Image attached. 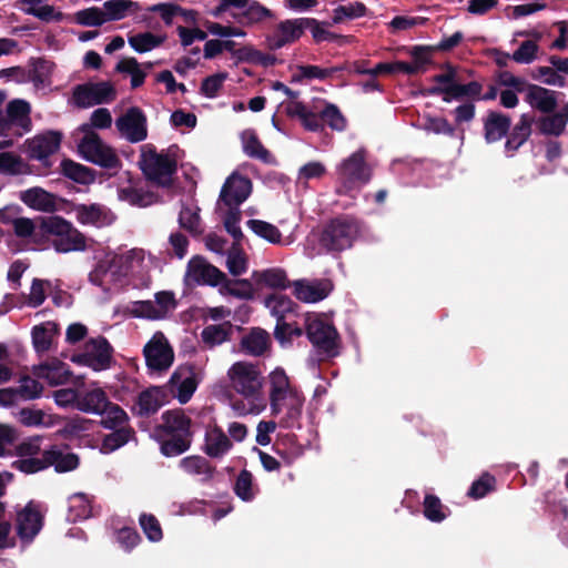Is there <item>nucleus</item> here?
<instances>
[{
	"instance_id": "1",
	"label": "nucleus",
	"mask_w": 568,
	"mask_h": 568,
	"mask_svg": "<svg viewBox=\"0 0 568 568\" xmlns=\"http://www.w3.org/2000/svg\"><path fill=\"white\" fill-rule=\"evenodd\" d=\"M154 258L142 248H132L122 253L108 252L99 260L90 273V282L109 290L111 286L132 285L148 287Z\"/></svg>"
},
{
	"instance_id": "2",
	"label": "nucleus",
	"mask_w": 568,
	"mask_h": 568,
	"mask_svg": "<svg viewBox=\"0 0 568 568\" xmlns=\"http://www.w3.org/2000/svg\"><path fill=\"white\" fill-rule=\"evenodd\" d=\"M268 384L271 414L278 418L281 427H300L305 403L303 393L291 384L288 376L281 367H276L268 374Z\"/></svg>"
},
{
	"instance_id": "3",
	"label": "nucleus",
	"mask_w": 568,
	"mask_h": 568,
	"mask_svg": "<svg viewBox=\"0 0 568 568\" xmlns=\"http://www.w3.org/2000/svg\"><path fill=\"white\" fill-rule=\"evenodd\" d=\"M357 235V225L346 219H336L325 229L321 239L316 235L307 237L304 253L308 257L321 254L323 250L338 252L351 247Z\"/></svg>"
},
{
	"instance_id": "4",
	"label": "nucleus",
	"mask_w": 568,
	"mask_h": 568,
	"mask_svg": "<svg viewBox=\"0 0 568 568\" xmlns=\"http://www.w3.org/2000/svg\"><path fill=\"white\" fill-rule=\"evenodd\" d=\"M226 378L230 388L243 399L265 398L264 376L256 364L235 362L229 367Z\"/></svg>"
},
{
	"instance_id": "5",
	"label": "nucleus",
	"mask_w": 568,
	"mask_h": 568,
	"mask_svg": "<svg viewBox=\"0 0 568 568\" xmlns=\"http://www.w3.org/2000/svg\"><path fill=\"white\" fill-rule=\"evenodd\" d=\"M265 307L276 318L275 338L281 345H286L295 337L302 336V328L293 321L296 316V305L287 296L272 294L264 300Z\"/></svg>"
},
{
	"instance_id": "6",
	"label": "nucleus",
	"mask_w": 568,
	"mask_h": 568,
	"mask_svg": "<svg viewBox=\"0 0 568 568\" xmlns=\"http://www.w3.org/2000/svg\"><path fill=\"white\" fill-rule=\"evenodd\" d=\"M305 329L308 339L325 357H335L339 353L338 334L327 316L317 313H307L304 316Z\"/></svg>"
},
{
	"instance_id": "7",
	"label": "nucleus",
	"mask_w": 568,
	"mask_h": 568,
	"mask_svg": "<svg viewBox=\"0 0 568 568\" xmlns=\"http://www.w3.org/2000/svg\"><path fill=\"white\" fill-rule=\"evenodd\" d=\"M337 181L339 183V193H351L359 190L368 183L372 176L371 168L366 163L365 150L359 149L343 159L335 169Z\"/></svg>"
},
{
	"instance_id": "8",
	"label": "nucleus",
	"mask_w": 568,
	"mask_h": 568,
	"mask_svg": "<svg viewBox=\"0 0 568 568\" xmlns=\"http://www.w3.org/2000/svg\"><path fill=\"white\" fill-rule=\"evenodd\" d=\"M83 136L78 141V152L82 159L105 169H115L120 159L115 151L108 145L89 125L80 128Z\"/></svg>"
},
{
	"instance_id": "9",
	"label": "nucleus",
	"mask_w": 568,
	"mask_h": 568,
	"mask_svg": "<svg viewBox=\"0 0 568 568\" xmlns=\"http://www.w3.org/2000/svg\"><path fill=\"white\" fill-rule=\"evenodd\" d=\"M42 231L53 236L52 244L57 252L69 253L83 251L85 237L67 220L53 215L42 220Z\"/></svg>"
},
{
	"instance_id": "10",
	"label": "nucleus",
	"mask_w": 568,
	"mask_h": 568,
	"mask_svg": "<svg viewBox=\"0 0 568 568\" xmlns=\"http://www.w3.org/2000/svg\"><path fill=\"white\" fill-rule=\"evenodd\" d=\"M139 163L146 179L160 186H168L171 183L176 168L170 155L156 152L150 144L142 146Z\"/></svg>"
},
{
	"instance_id": "11",
	"label": "nucleus",
	"mask_w": 568,
	"mask_h": 568,
	"mask_svg": "<svg viewBox=\"0 0 568 568\" xmlns=\"http://www.w3.org/2000/svg\"><path fill=\"white\" fill-rule=\"evenodd\" d=\"M113 361V348L102 336L88 339L82 349L71 356V362L87 366L94 372L106 371Z\"/></svg>"
},
{
	"instance_id": "12",
	"label": "nucleus",
	"mask_w": 568,
	"mask_h": 568,
	"mask_svg": "<svg viewBox=\"0 0 568 568\" xmlns=\"http://www.w3.org/2000/svg\"><path fill=\"white\" fill-rule=\"evenodd\" d=\"M31 106L29 102L22 99H16L8 103L4 114L6 121L9 122L8 133L0 136V149L9 148L13 144L14 138L21 136L30 131Z\"/></svg>"
},
{
	"instance_id": "13",
	"label": "nucleus",
	"mask_w": 568,
	"mask_h": 568,
	"mask_svg": "<svg viewBox=\"0 0 568 568\" xmlns=\"http://www.w3.org/2000/svg\"><path fill=\"white\" fill-rule=\"evenodd\" d=\"M231 8L241 10L234 18L244 27H252L272 18L271 10L255 0H220L212 14L217 18Z\"/></svg>"
},
{
	"instance_id": "14",
	"label": "nucleus",
	"mask_w": 568,
	"mask_h": 568,
	"mask_svg": "<svg viewBox=\"0 0 568 568\" xmlns=\"http://www.w3.org/2000/svg\"><path fill=\"white\" fill-rule=\"evenodd\" d=\"M148 369L152 374L166 372L174 362V351L162 332H155L143 347Z\"/></svg>"
},
{
	"instance_id": "15",
	"label": "nucleus",
	"mask_w": 568,
	"mask_h": 568,
	"mask_svg": "<svg viewBox=\"0 0 568 568\" xmlns=\"http://www.w3.org/2000/svg\"><path fill=\"white\" fill-rule=\"evenodd\" d=\"M203 377L204 371L202 366L180 365L170 377L171 392L181 404H186L192 398Z\"/></svg>"
},
{
	"instance_id": "16",
	"label": "nucleus",
	"mask_w": 568,
	"mask_h": 568,
	"mask_svg": "<svg viewBox=\"0 0 568 568\" xmlns=\"http://www.w3.org/2000/svg\"><path fill=\"white\" fill-rule=\"evenodd\" d=\"M79 464L78 456L62 450L53 446L44 450V459L36 462H20V467L26 470V474H33L40 471L49 466H54L59 473L70 471L77 468Z\"/></svg>"
},
{
	"instance_id": "17",
	"label": "nucleus",
	"mask_w": 568,
	"mask_h": 568,
	"mask_svg": "<svg viewBox=\"0 0 568 568\" xmlns=\"http://www.w3.org/2000/svg\"><path fill=\"white\" fill-rule=\"evenodd\" d=\"M115 98V89L108 81L88 82L77 85L73 90V101L80 108L109 103Z\"/></svg>"
},
{
	"instance_id": "18",
	"label": "nucleus",
	"mask_w": 568,
	"mask_h": 568,
	"mask_svg": "<svg viewBox=\"0 0 568 568\" xmlns=\"http://www.w3.org/2000/svg\"><path fill=\"white\" fill-rule=\"evenodd\" d=\"M225 280V274L209 264L201 256H193L186 267L184 281L187 285L217 286Z\"/></svg>"
},
{
	"instance_id": "19",
	"label": "nucleus",
	"mask_w": 568,
	"mask_h": 568,
	"mask_svg": "<svg viewBox=\"0 0 568 568\" xmlns=\"http://www.w3.org/2000/svg\"><path fill=\"white\" fill-rule=\"evenodd\" d=\"M115 125L121 136L132 143L141 142L148 135L146 118L139 108H130L116 119Z\"/></svg>"
},
{
	"instance_id": "20",
	"label": "nucleus",
	"mask_w": 568,
	"mask_h": 568,
	"mask_svg": "<svg viewBox=\"0 0 568 568\" xmlns=\"http://www.w3.org/2000/svg\"><path fill=\"white\" fill-rule=\"evenodd\" d=\"M251 192V181L245 176L233 173L226 179L217 202L225 203L226 205L241 206V204L250 196Z\"/></svg>"
},
{
	"instance_id": "21",
	"label": "nucleus",
	"mask_w": 568,
	"mask_h": 568,
	"mask_svg": "<svg viewBox=\"0 0 568 568\" xmlns=\"http://www.w3.org/2000/svg\"><path fill=\"white\" fill-rule=\"evenodd\" d=\"M42 528L39 506L30 501L17 514V531L22 541H31Z\"/></svg>"
},
{
	"instance_id": "22",
	"label": "nucleus",
	"mask_w": 568,
	"mask_h": 568,
	"mask_svg": "<svg viewBox=\"0 0 568 568\" xmlns=\"http://www.w3.org/2000/svg\"><path fill=\"white\" fill-rule=\"evenodd\" d=\"M305 22L304 18L281 22L275 31L266 38L268 48L277 50L300 39L305 29Z\"/></svg>"
},
{
	"instance_id": "23",
	"label": "nucleus",
	"mask_w": 568,
	"mask_h": 568,
	"mask_svg": "<svg viewBox=\"0 0 568 568\" xmlns=\"http://www.w3.org/2000/svg\"><path fill=\"white\" fill-rule=\"evenodd\" d=\"M72 213L82 225L103 227L114 221L110 210L100 204H77L72 207Z\"/></svg>"
},
{
	"instance_id": "24",
	"label": "nucleus",
	"mask_w": 568,
	"mask_h": 568,
	"mask_svg": "<svg viewBox=\"0 0 568 568\" xmlns=\"http://www.w3.org/2000/svg\"><path fill=\"white\" fill-rule=\"evenodd\" d=\"M61 133L58 131H47L28 140V153L31 159L45 161L55 153L61 143Z\"/></svg>"
},
{
	"instance_id": "25",
	"label": "nucleus",
	"mask_w": 568,
	"mask_h": 568,
	"mask_svg": "<svg viewBox=\"0 0 568 568\" xmlns=\"http://www.w3.org/2000/svg\"><path fill=\"white\" fill-rule=\"evenodd\" d=\"M294 295L304 303H317L332 291L328 280H298L293 283Z\"/></svg>"
},
{
	"instance_id": "26",
	"label": "nucleus",
	"mask_w": 568,
	"mask_h": 568,
	"mask_svg": "<svg viewBox=\"0 0 568 568\" xmlns=\"http://www.w3.org/2000/svg\"><path fill=\"white\" fill-rule=\"evenodd\" d=\"M32 373L37 378L47 381L50 386L64 385L72 375L69 366L57 358L33 366Z\"/></svg>"
},
{
	"instance_id": "27",
	"label": "nucleus",
	"mask_w": 568,
	"mask_h": 568,
	"mask_svg": "<svg viewBox=\"0 0 568 568\" xmlns=\"http://www.w3.org/2000/svg\"><path fill=\"white\" fill-rule=\"evenodd\" d=\"M233 444L223 429L216 425L205 430L202 450L211 458L221 459L232 449Z\"/></svg>"
},
{
	"instance_id": "28",
	"label": "nucleus",
	"mask_w": 568,
	"mask_h": 568,
	"mask_svg": "<svg viewBox=\"0 0 568 568\" xmlns=\"http://www.w3.org/2000/svg\"><path fill=\"white\" fill-rule=\"evenodd\" d=\"M517 37H529L528 40L523 41L518 48L510 55L511 60L519 64H530L537 60L541 40V33L538 31H518L514 34L513 42H516Z\"/></svg>"
},
{
	"instance_id": "29",
	"label": "nucleus",
	"mask_w": 568,
	"mask_h": 568,
	"mask_svg": "<svg viewBox=\"0 0 568 568\" xmlns=\"http://www.w3.org/2000/svg\"><path fill=\"white\" fill-rule=\"evenodd\" d=\"M109 398L106 393L95 384L79 392L78 410L99 415L103 407L108 405Z\"/></svg>"
},
{
	"instance_id": "30",
	"label": "nucleus",
	"mask_w": 568,
	"mask_h": 568,
	"mask_svg": "<svg viewBox=\"0 0 568 568\" xmlns=\"http://www.w3.org/2000/svg\"><path fill=\"white\" fill-rule=\"evenodd\" d=\"M19 199L27 206L41 212H52L57 206V197L42 187H31L22 191Z\"/></svg>"
},
{
	"instance_id": "31",
	"label": "nucleus",
	"mask_w": 568,
	"mask_h": 568,
	"mask_svg": "<svg viewBox=\"0 0 568 568\" xmlns=\"http://www.w3.org/2000/svg\"><path fill=\"white\" fill-rule=\"evenodd\" d=\"M525 100L532 109L549 113L557 105V93L539 85H530L527 89Z\"/></svg>"
},
{
	"instance_id": "32",
	"label": "nucleus",
	"mask_w": 568,
	"mask_h": 568,
	"mask_svg": "<svg viewBox=\"0 0 568 568\" xmlns=\"http://www.w3.org/2000/svg\"><path fill=\"white\" fill-rule=\"evenodd\" d=\"M42 220L43 219L32 220L21 216L12 226L13 232L28 244L41 245L43 236L47 235L45 232L42 231Z\"/></svg>"
},
{
	"instance_id": "33",
	"label": "nucleus",
	"mask_w": 568,
	"mask_h": 568,
	"mask_svg": "<svg viewBox=\"0 0 568 568\" xmlns=\"http://www.w3.org/2000/svg\"><path fill=\"white\" fill-rule=\"evenodd\" d=\"M413 55L415 58V61L413 63H406V62H392V63H378L375 65V71H377L378 74L383 73H406V74H415L423 70L425 63L427 62V58L425 57L424 52L419 48H415L413 50Z\"/></svg>"
},
{
	"instance_id": "34",
	"label": "nucleus",
	"mask_w": 568,
	"mask_h": 568,
	"mask_svg": "<svg viewBox=\"0 0 568 568\" xmlns=\"http://www.w3.org/2000/svg\"><path fill=\"white\" fill-rule=\"evenodd\" d=\"M510 119L499 112H489L484 119V135L487 143L501 140L510 128Z\"/></svg>"
},
{
	"instance_id": "35",
	"label": "nucleus",
	"mask_w": 568,
	"mask_h": 568,
	"mask_svg": "<svg viewBox=\"0 0 568 568\" xmlns=\"http://www.w3.org/2000/svg\"><path fill=\"white\" fill-rule=\"evenodd\" d=\"M162 428L168 435L192 437L191 419L183 410H168L162 415Z\"/></svg>"
},
{
	"instance_id": "36",
	"label": "nucleus",
	"mask_w": 568,
	"mask_h": 568,
	"mask_svg": "<svg viewBox=\"0 0 568 568\" xmlns=\"http://www.w3.org/2000/svg\"><path fill=\"white\" fill-rule=\"evenodd\" d=\"M216 212L220 220L223 222L226 232L234 239V241L239 242L243 236L240 226L242 219L240 205H226L225 203L217 202Z\"/></svg>"
},
{
	"instance_id": "37",
	"label": "nucleus",
	"mask_w": 568,
	"mask_h": 568,
	"mask_svg": "<svg viewBox=\"0 0 568 568\" xmlns=\"http://www.w3.org/2000/svg\"><path fill=\"white\" fill-rule=\"evenodd\" d=\"M252 281L261 287L274 290H285L288 286L286 272L280 267L254 271Z\"/></svg>"
},
{
	"instance_id": "38",
	"label": "nucleus",
	"mask_w": 568,
	"mask_h": 568,
	"mask_svg": "<svg viewBox=\"0 0 568 568\" xmlns=\"http://www.w3.org/2000/svg\"><path fill=\"white\" fill-rule=\"evenodd\" d=\"M179 468L190 476L200 477L201 480H207L213 476L214 468L209 460L199 455H191L179 462Z\"/></svg>"
},
{
	"instance_id": "39",
	"label": "nucleus",
	"mask_w": 568,
	"mask_h": 568,
	"mask_svg": "<svg viewBox=\"0 0 568 568\" xmlns=\"http://www.w3.org/2000/svg\"><path fill=\"white\" fill-rule=\"evenodd\" d=\"M27 6L24 11L44 22L62 21L63 13L48 3V0H18Z\"/></svg>"
},
{
	"instance_id": "40",
	"label": "nucleus",
	"mask_w": 568,
	"mask_h": 568,
	"mask_svg": "<svg viewBox=\"0 0 568 568\" xmlns=\"http://www.w3.org/2000/svg\"><path fill=\"white\" fill-rule=\"evenodd\" d=\"M531 118L523 114L519 122L515 125L513 132L505 143V152L507 156L514 153L527 141L531 133Z\"/></svg>"
},
{
	"instance_id": "41",
	"label": "nucleus",
	"mask_w": 568,
	"mask_h": 568,
	"mask_svg": "<svg viewBox=\"0 0 568 568\" xmlns=\"http://www.w3.org/2000/svg\"><path fill=\"white\" fill-rule=\"evenodd\" d=\"M58 325L54 322H44L32 328V344L37 353H45L50 349L55 335Z\"/></svg>"
},
{
	"instance_id": "42",
	"label": "nucleus",
	"mask_w": 568,
	"mask_h": 568,
	"mask_svg": "<svg viewBox=\"0 0 568 568\" xmlns=\"http://www.w3.org/2000/svg\"><path fill=\"white\" fill-rule=\"evenodd\" d=\"M41 437L34 436L26 439L17 447L18 459L13 462V467L26 474L20 467V462H36L44 459V450L41 452Z\"/></svg>"
},
{
	"instance_id": "43",
	"label": "nucleus",
	"mask_w": 568,
	"mask_h": 568,
	"mask_svg": "<svg viewBox=\"0 0 568 568\" xmlns=\"http://www.w3.org/2000/svg\"><path fill=\"white\" fill-rule=\"evenodd\" d=\"M91 499L83 493H77L68 499V520L81 521L91 516Z\"/></svg>"
},
{
	"instance_id": "44",
	"label": "nucleus",
	"mask_w": 568,
	"mask_h": 568,
	"mask_svg": "<svg viewBox=\"0 0 568 568\" xmlns=\"http://www.w3.org/2000/svg\"><path fill=\"white\" fill-rule=\"evenodd\" d=\"M106 22L118 21L129 13L140 10V4L132 0H108L102 6Z\"/></svg>"
},
{
	"instance_id": "45",
	"label": "nucleus",
	"mask_w": 568,
	"mask_h": 568,
	"mask_svg": "<svg viewBox=\"0 0 568 568\" xmlns=\"http://www.w3.org/2000/svg\"><path fill=\"white\" fill-rule=\"evenodd\" d=\"M165 402L164 390L160 387H150L138 397L139 413L149 415L155 413Z\"/></svg>"
},
{
	"instance_id": "46",
	"label": "nucleus",
	"mask_w": 568,
	"mask_h": 568,
	"mask_svg": "<svg viewBox=\"0 0 568 568\" xmlns=\"http://www.w3.org/2000/svg\"><path fill=\"white\" fill-rule=\"evenodd\" d=\"M118 196L121 201L138 206H149L156 201V197L152 192L146 191L139 185H129L119 189Z\"/></svg>"
},
{
	"instance_id": "47",
	"label": "nucleus",
	"mask_w": 568,
	"mask_h": 568,
	"mask_svg": "<svg viewBox=\"0 0 568 568\" xmlns=\"http://www.w3.org/2000/svg\"><path fill=\"white\" fill-rule=\"evenodd\" d=\"M60 169H61V173L65 178L72 180L79 184L88 185V184L92 183L95 179L94 173L92 172L91 169H89L78 162H74L72 160H69V159H64L61 162Z\"/></svg>"
},
{
	"instance_id": "48",
	"label": "nucleus",
	"mask_w": 568,
	"mask_h": 568,
	"mask_svg": "<svg viewBox=\"0 0 568 568\" xmlns=\"http://www.w3.org/2000/svg\"><path fill=\"white\" fill-rule=\"evenodd\" d=\"M268 343V334L263 329L256 328L242 338L241 345L246 354L260 356L267 349Z\"/></svg>"
},
{
	"instance_id": "49",
	"label": "nucleus",
	"mask_w": 568,
	"mask_h": 568,
	"mask_svg": "<svg viewBox=\"0 0 568 568\" xmlns=\"http://www.w3.org/2000/svg\"><path fill=\"white\" fill-rule=\"evenodd\" d=\"M164 41L165 36L152 32H141L128 38L130 47L138 53L152 51L160 47Z\"/></svg>"
},
{
	"instance_id": "50",
	"label": "nucleus",
	"mask_w": 568,
	"mask_h": 568,
	"mask_svg": "<svg viewBox=\"0 0 568 568\" xmlns=\"http://www.w3.org/2000/svg\"><path fill=\"white\" fill-rule=\"evenodd\" d=\"M99 415L101 416V425L105 428H126L125 424L129 419L128 414L119 405L110 400Z\"/></svg>"
},
{
	"instance_id": "51",
	"label": "nucleus",
	"mask_w": 568,
	"mask_h": 568,
	"mask_svg": "<svg viewBox=\"0 0 568 568\" xmlns=\"http://www.w3.org/2000/svg\"><path fill=\"white\" fill-rule=\"evenodd\" d=\"M258 490L253 475L246 469L240 471L234 484L235 495L243 501H252L258 494Z\"/></svg>"
},
{
	"instance_id": "52",
	"label": "nucleus",
	"mask_w": 568,
	"mask_h": 568,
	"mask_svg": "<svg viewBox=\"0 0 568 568\" xmlns=\"http://www.w3.org/2000/svg\"><path fill=\"white\" fill-rule=\"evenodd\" d=\"M18 419L28 427H51L54 425V417L40 409H21L18 413Z\"/></svg>"
},
{
	"instance_id": "53",
	"label": "nucleus",
	"mask_w": 568,
	"mask_h": 568,
	"mask_svg": "<svg viewBox=\"0 0 568 568\" xmlns=\"http://www.w3.org/2000/svg\"><path fill=\"white\" fill-rule=\"evenodd\" d=\"M240 60L261 65V67H271L276 62V58L273 54L264 53L252 45H244L236 52Z\"/></svg>"
},
{
	"instance_id": "54",
	"label": "nucleus",
	"mask_w": 568,
	"mask_h": 568,
	"mask_svg": "<svg viewBox=\"0 0 568 568\" xmlns=\"http://www.w3.org/2000/svg\"><path fill=\"white\" fill-rule=\"evenodd\" d=\"M220 292L223 295H232L242 300H250L254 296V288L248 280L227 281L221 283Z\"/></svg>"
},
{
	"instance_id": "55",
	"label": "nucleus",
	"mask_w": 568,
	"mask_h": 568,
	"mask_svg": "<svg viewBox=\"0 0 568 568\" xmlns=\"http://www.w3.org/2000/svg\"><path fill=\"white\" fill-rule=\"evenodd\" d=\"M247 227L258 237H262L272 244H280L282 241L280 230L268 222L262 220H250L247 221Z\"/></svg>"
},
{
	"instance_id": "56",
	"label": "nucleus",
	"mask_w": 568,
	"mask_h": 568,
	"mask_svg": "<svg viewBox=\"0 0 568 568\" xmlns=\"http://www.w3.org/2000/svg\"><path fill=\"white\" fill-rule=\"evenodd\" d=\"M27 171L28 165L21 156L12 152L0 153V174L19 175Z\"/></svg>"
},
{
	"instance_id": "57",
	"label": "nucleus",
	"mask_w": 568,
	"mask_h": 568,
	"mask_svg": "<svg viewBox=\"0 0 568 568\" xmlns=\"http://www.w3.org/2000/svg\"><path fill=\"white\" fill-rule=\"evenodd\" d=\"M233 413L239 416H247V415H260L266 408V399L257 398V399H236L230 404Z\"/></svg>"
},
{
	"instance_id": "58",
	"label": "nucleus",
	"mask_w": 568,
	"mask_h": 568,
	"mask_svg": "<svg viewBox=\"0 0 568 568\" xmlns=\"http://www.w3.org/2000/svg\"><path fill=\"white\" fill-rule=\"evenodd\" d=\"M133 436L131 428H116L113 433L106 435L101 445L103 454H110L124 446Z\"/></svg>"
},
{
	"instance_id": "59",
	"label": "nucleus",
	"mask_w": 568,
	"mask_h": 568,
	"mask_svg": "<svg viewBox=\"0 0 568 568\" xmlns=\"http://www.w3.org/2000/svg\"><path fill=\"white\" fill-rule=\"evenodd\" d=\"M116 70L131 77V87L139 88L143 84L146 73L135 58H124L116 64Z\"/></svg>"
},
{
	"instance_id": "60",
	"label": "nucleus",
	"mask_w": 568,
	"mask_h": 568,
	"mask_svg": "<svg viewBox=\"0 0 568 568\" xmlns=\"http://www.w3.org/2000/svg\"><path fill=\"white\" fill-rule=\"evenodd\" d=\"M568 123V112H559L540 119L539 128L544 134L559 135Z\"/></svg>"
},
{
	"instance_id": "61",
	"label": "nucleus",
	"mask_w": 568,
	"mask_h": 568,
	"mask_svg": "<svg viewBox=\"0 0 568 568\" xmlns=\"http://www.w3.org/2000/svg\"><path fill=\"white\" fill-rule=\"evenodd\" d=\"M231 324L209 325L201 333L202 341L210 347L222 344L227 339Z\"/></svg>"
},
{
	"instance_id": "62",
	"label": "nucleus",
	"mask_w": 568,
	"mask_h": 568,
	"mask_svg": "<svg viewBox=\"0 0 568 568\" xmlns=\"http://www.w3.org/2000/svg\"><path fill=\"white\" fill-rule=\"evenodd\" d=\"M161 444V453L166 457H174L186 452L191 446V437L169 435Z\"/></svg>"
},
{
	"instance_id": "63",
	"label": "nucleus",
	"mask_w": 568,
	"mask_h": 568,
	"mask_svg": "<svg viewBox=\"0 0 568 568\" xmlns=\"http://www.w3.org/2000/svg\"><path fill=\"white\" fill-rule=\"evenodd\" d=\"M242 143L243 150L248 156L267 161L268 152L257 140L253 131L246 130L242 133Z\"/></svg>"
},
{
	"instance_id": "64",
	"label": "nucleus",
	"mask_w": 568,
	"mask_h": 568,
	"mask_svg": "<svg viewBox=\"0 0 568 568\" xmlns=\"http://www.w3.org/2000/svg\"><path fill=\"white\" fill-rule=\"evenodd\" d=\"M74 20L77 23L85 27H100L106 22L102 7L80 10L75 13Z\"/></svg>"
}]
</instances>
